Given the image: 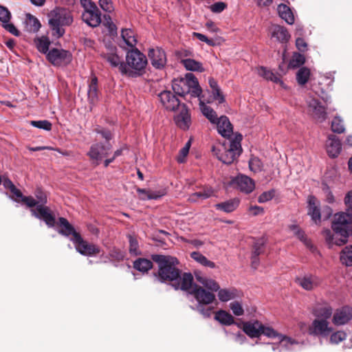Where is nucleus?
<instances>
[{
	"instance_id": "4d7b16f0",
	"label": "nucleus",
	"mask_w": 352,
	"mask_h": 352,
	"mask_svg": "<svg viewBox=\"0 0 352 352\" xmlns=\"http://www.w3.org/2000/svg\"><path fill=\"white\" fill-rule=\"evenodd\" d=\"M275 193L276 191L274 189H271L270 190L263 192L258 197V202L260 204H263L272 200L274 197Z\"/></svg>"
},
{
	"instance_id": "4468645a",
	"label": "nucleus",
	"mask_w": 352,
	"mask_h": 352,
	"mask_svg": "<svg viewBox=\"0 0 352 352\" xmlns=\"http://www.w3.org/2000/svg\"><path fill=\"white\" fill-rule=\"evenodd\" d=\"M82 19L88 25L97 27L101 23L100 12L94 3L89 2V7L85 8L82 14Z\"/></svg>"
},
{
	"instance_id": "c9c22d12",
	"label": "nucleus",
	"mask_w": 352,
	"mask_h": 352,
	"mask_svg": "<svg viewBox=\"0 0 352 352\" xmlns=\"http://www.w3.org/2000/svg\"><path fill=\"white\" fill-rule=\"evenodd\" d=\"M133 267L140 272L146 273L153 267V263L149 259L139 258L133 262Z\"/></svg>"
},
{
	"instance_id": "bf43d9fd",
	"label": "nucleus",
	"mask_w": 352,
	"mask_h": 352,
	"mask_svg": "<svg viewBox=\"0 0 352 352\" xmlns=\"http://www.w3.org/2000/svg\"><path fill=\"white\" fill-rule=\"evenodd\" d=\"M249 167L252 171L258 173L261 171L263 163L258 157H252L250 160Z\"/></svg>"
},
{
	"instance_id": "6ab92c4d",
	"label": "nucleus",
	"mask_w": 352,
	"mask_h": 352,
	"mask_svg": "<svg viewBox=\"0 0 352 352\" xmlns=\"http://www.w3.org/2000/svg\"><path fill=\"white\" fill-rule=\"evenodd\" d=\"M307 214L311 217V220L318 224L321 221L320 203L317 198L309 195L307 198Z\"/></svg>"
},
{
	"instance_id": "b1692460",
	"label": "nucleus",
	"mask_w": 352,
	"mask_h": 352,
	"mask_svg": "<svg viewBox=\"0 0 352 352\" xmlns=\"http://www.w3.org/2000/svg\"><path fill=\"white\" fill-rule=\"evenodd\" d=\"M218 133L224 138H230L233 132L232 125L228 118L226 116H221L216 120Z\"/></svg>"
},
{
	"instance_id": "0e129e2a",
	"label": "nucleus",
	"mask_w": 352,
	"mask_h": 352,
	"mask_svg": "<svg viewBox=\"0 0 352 352\" xmlns=\"http://www.w3.org/2000/svg\"><path fill=\"white\" fill-rule=\"evenodd\" d=\"M230 308L232 313L237 316H242L243 314V309L241 304L238 301H234L230 304Z\"/></svg>"
},
{
	"instance_id": "a18cd8bd",
	"label": "nucleus",
	"mask_w": 352,
	"mask_h": 352,
	"mask_svg": "<svg viewBox=\"0 0 352 352\" xmlns=\"http://www.w3.org/2000/svg\"><path fill=\"white\" fill-rule=\"evenodd\" d=\"M309 76L310 70L305 67H302L297 72L296 80L299 85H304L307 82Z\"/></svg>"
},
{
	"instance_id": "aec40b11",
	"label": "nucleus",
	"mask_w": 352,
	"mask_h": 352,
	"mask_svg": "<svg viewBox=\"0 0 352 352\" xmlns=\"http://www.w3.org/2000/svg\"><path fill=\"white\" fill-rule=\"evenodd\" d=\"M325 146L327 153L331 158L337 157L342 151L341 141L338 137L333 134L328 135Z\"/></svg>"
},
{
	"instance_id": "dca6fc26",
	"label": "nucleus",
	"mask_w": 352,
	"mask_h": 352,
	"mask_svg": "<svg viewBox=\"0 0 352 352\" xmlns=\"http://www.w3.org/2000/svg\"><path fill=\"white\" fill-rule=\"evenodd\" d=\"M101 56L107 60L112 67H118L120 72L124 75L126 73L125 63L122 61L120 57L117 54V49L111 47L106 53H102Z\"/></svg>"
},
{
	"instance_id": "c85d7f7f",
	"label": "nucleus",
	"mask_w": 352,
	"mask_h": 352,
	"mask_svg": "<svg viewBox=\"0 0 352 352\" xmlns=\"http://www.w3.org/2000/svg\"><path fill=\"white\" fill-rule=\"evenodd\" d=\"M195 276L196 280L208 290L217 292L219 289L220 287L214 280L202 275L200 272H195Z\"/></svg>"
},
{
	"instance_id": "393cba45",
	"label": "nucleus",
	"mask_w": 352,
	"mask_h": 352,
	"mask_svg": "<svg viewBox=\"0 0 352 352\" xmlns=\"http://www.w3.org/2000/svg\"><path fill=\"white\" fill-rule=\"evenodd\" d=\"M181 110L178 115L175 117V122L178 127L183 130H188L190 124V116L186 106L181 105Z\"/></svg>"
},
{
	"instance_id": "4be33fe9",
	"label": "nucleus",
	"mask_w": 352,
	"mask_h": 352,
	"mask_svg": "<svg viewBox=\"0 0 352 352\" xmlns=\"http://www.w3.org/2000/svg\"><path fill=\"white\" fill-rule=\"evenodd\" d=\"M57 225L60 227L58 230V232L66 237H68L69 240L74 242L76 236H80L74 228L69 223V222L64 217H60Z\"/></svg>"
},
{
	"instance_id": "c03bdc74",
	"label": "nucleus",
	"mask_w": 352,
	"mask_h": 352,
	"mask_svg": "<svg viewBox=\"0 0 352 352\" xmlns=\"http://www.w3.org/2000/svg\"><path fill=\"white\" fill-rule=\"evenodd\" d=\"M340 261L346 266H352V245L346 246L342 250Z\"/></svg>"
},
{
	"instance_id": "13d9d810",
	"label": "nucleus",
	"mask_w": 352,
	"mask_h": 352,
	"mask_svg": "<svg viewBox=\"0 0 352 352\" xmlns=\"http://www.w3.org/2000/svg\"><path fill=\"white\" fill-rule=\"evenodd\" d=\"M129 242V252L133 255H138L140 254V252L138 250V242L134 236L131 235L128 236Z\"/></svg>"
},
{
	"instance_id": "39448f33",
	"label": "nucleus",
	"mask_w": 352,
	"mask_h": 352,
	"mask_svg": "<svg viewBox=\"0 0 352 352\" xmlns=\"http://www.w3.org/2000/svg\"><path fill=\"white\" fill-rule=\"evenodd\" d=\"M172 88L175 94L180 96L190 94L192 97H199L201 94L199 82L192 73H187L184 78L175 79L172 83Z\"/></svg>"
},
{
	"instance_id": "423d86ee",
	"label": "nucleus",
	"mask_w": 352,
	"mask_h": 352,
	"mask_svg": "<svg viewBox=\"0 0 352 352\" xmlns=\"http://www.w3.org/2000/svg\"><path fill=\"white\" fill-rule=\"evenodd\" d=\"M148 60L146 56L138 49L129 50L126 54V73L129 77H137L143 74Z\"/></svg>"
},
{
	"instance_id": "f3484780",
	"label": "nucleus",
	"mask_w": 352,
	"mask_h": 352,
	"mask_svg": "<svg viewBox=\"0 0 352 352\" xmlns=\"http://www.w3.org/2000/svg\"><path fill=\"white\" fill-rule=\"evenodd\" d=\"M352 320V308L349 306H343L337 309L332 318V322L336 326L347 324Z\"/></svg>"
},
{
	"instance_id": "6e6552de",
	"label": "nucleus",
	"mask_w": 352,
	"mask_h": 352,
	"mask_svg": "<svg viewBox=\"0 0 352 352\" xmlns=\"http://www.w3.org/2000/svg\"><path fill=\"white\" fill-rule=\"evenodd\" d=\"M307 112L313 119L318 122H323L327 118L326 107L312 96H309L306 100Z\"/></svg>"
},
{
	"instance_id": "09e8293b",
	"label": "nucleus",
	"mask_w": 352,
	"mask_h": 352,
	"mask_svg": "<svg viewBox=\"0 0 352 352\" xmlns=\"http://www.w3.org/2000/svg\"><path fill=\"white\" fill-rule=\"evenodd\" d=\"M330 334L329 343L332 344H338L347 337V334L344 331H337Z\"/></svg>"
},
{
	"instance_id": "3c124183",
	"label": "nucleus",
	"mask_w": 352,
	"mask_h": 352,
	"mask_svg": "<svg viewBox=\"0 0 352 352\" xmlns=\"http://www.w3.org/2000/svg\"><path fill=\"white\" fill-rule=\"evenodd\" d=\"M262 330L261 336L263 335L269 338H279L281 333H278L275 329L271 327L265 326L262 324Z\"/></svg>"
},
{
	"instance_id": "f257e3e1",
	"label": "nucleus",
	"mask_w": 352,
	"mask_h": 352,
	"mask_svg": "<svg viewBox=\"0 0 352 352\" xmlns=\"http://www.w3.org/2000/svg\"><path fill=\"white\" fill-rule=\"evenodd\" d=\"M152 259L158 265L157 278L160 282H170L175 290H188L192 286V275L186 272L182 274V272L177 267L179 262L175 257L153 254Z\"/></svg>"
},
{
	"instance_id": "a19ab883",
	"label": "nucleus",
	"mask_w": 352,
	"mask_h": 352,
	"mask_svg": "<svg viewBox=\"0 0 352 352\" xmlns=\"http://www.w3.org/2000/svg\"><path fill=\"white\" fill-rule=\"evenodd\" d=\"M333 314V309L331 306L325 305L318 307L314 311V314L317 319L327 320L331 318Z\"/></svg>"
},
{
	"instance_id": "f03ea898",
	"label": "nucleus",
	"mask_w": 352,
	"mask_h": 352,
	"mask_svg": "<svg viewBox=\"0 0 352 352\" xmlns=\"http://www.w3.org/2000/svg\"><path fill=\"white\" fill-rule=\"evenodd\" d=\"M6 187L11 189L12 195L6 196L16 203H23L30 208L31 214L35 218L43 221L48 228H54L56 225V215L53 211L46 206L37 205L36 199L31 196H24L13 182H7Z\"/></svg>"
},
{
	"instance_id": "bb28decb",
	"label": "nucleus",
	"mask_w": 352,
	"mask_h": 352,
	"mask_svg": "<svg viewBox=\"0 0 352 352\" xmlns=\"http://www.w3.org/2000/svg\"><path fill=\"white\" fill-rule=\"evenodd\" d=\"M296 281L297 284L306 290L314 289L320 283L319 278L313 275H305L302 277H298Z\"/></svg>"
},
{
	"instance_id": "9d476101",
	"label": "nucleus",
	"mask_w": 352,
	"mask_h": 352,
	"mask_svg": "<svg viewBox=\"0 0 352 352\" xmlns=\"http://www.w3.org/2000/svg\"><path fill=\"white\" fill-rule=\"evenodd\" d=\"M212 151L217 158L223 164H232L241 154V151H236L232 148V146L224 143L219 146H214Z\"/></svg>"
},
{
	"instance_id": "f8f14e48",
	"label": "nucleus",
	"mask_w": 352,
	"mask_h": 352,
	"mask_svg": "<svg viewBox=\"0 0 352 352\" xmlns=\"http://www.w3.org/2000/svg\"><path fill=\"white\" fill-rule=\"evenodd\" d=\"M74 240L73 243L76 251L83 256H94L101 252L98 245L85 241L80 235L76 236Z\"/></svg>"
},
{
	"instance_id": "603ef678",
	"label": "nucleus",
	"mask_w": 352,
	"mask_h": 352,
	"mask_svg": "<svg viewBox=\"0 0 352 352\" xmlns=\"http://www.w3.org/2000/svg\"><path fill=\"white\" fill-rule=\"evenodd\" d=\"M291 229L295 232V234H296V236H298V238L305 242V243L306 244V245L312 251H314V250L315 249L314 248V246L310 243L309 241H308L307 240V238L305 237V233L303 231L300 230V229H298V226H296V225H292L291 226Z\"/></svg>"
},
{
	"instance_id": "338daca9",
	"label": "nucleus",
	"mask_w": 352,
	"mask_h": 352,
	"mask_svg": "<svg viewBox=\"0 0 352 352\" xmlns=\"http://www.w3.org/2000/svg\"><path fill=\"white\" fill-rule=\"evenodd\" d=\"M109 256L111 258L118 261H122L124 258V252L115 248L110 250Z\"/></svg>"
},
{
	"instance_id": "8fccbe9b",
	"label": "nucleus",
	"mask_w": 352,
	"mask_h": 352,
	"mask_svg": "<svg viewBox=\"0 0 352 352\" xmlns=\"http://www.w3.org/2000/svg\"><path fill=\"white\" fill-rule=\"evenodd\" d=\"M201 112L204 116H206L211 123H216V120L218 117L217 113L209 106L203 104L201 107Z\"/></svg>"
},
{
	"instance_id": "58836bf2",
	"label": "nucleus",
	"mask_w": 352,
	"mask_h": 352,
	"mask_svg": "<svg viewBox=\"0 0 352 352\" xmlns=\"http://www.w3.org/2000/svg\"><path fill=\"white\" fill-rule=\"evenodd\" d=\"M182 63L184 66V67L188 70L192 72H202L204 71V69L202 66V64L192 58H186L182 60Z\"/></svg>"
},
{
	"instance_id": "4c0bfd02",
	"label": "nucleus",
	"mask_w": 352,
	"mask_h": 352,
	"mask_svg": "<svg viewBox=\"0 0 352 352\" xmlns=\"http://www.w3.org/2000/svg\"><path fill=\"white\" fill-rule=\"evenodd\" d=\"M51 42L47 36H42L41 37H37L34 39V44L37 48V50L45 54L47 56V52H49V47Z\"/></svg>"
},
{
	"instance_id": "e433bc0d",
	"label": "nucleus",
	"mask_w": 352,
	"mask_h": 352,
	"mask_svg": "<svg viewBox=\"0 0 352 352\" xmlns=\"http://www.w3.org/2000/svg\"><path fill=\"white\" fill-rule=\"evenodd\" d=\"M214 192L211 188H204L203 191L196 192L189 195L188 200L190 202H197L199 200H204L212 197Z\"/></svg>"
},
{
	"instance_id": "37998d69",
	"label": "nucleus",
	"mask_w": 352,
	"mask_h": 352,
	"mask_svg": "<svg viewBox=\"0 0 352 352\" xmlns=\"http://www.w3.org/2000/svg\"><path fill=\"white\" fill-rule=\"evenodd\" d=\"M138 192L140 195H144L145 196L142 197L143 199H157L165 195V192L162 190L158 191H153V190H146L143 188H138L137 190Z\"/></svg>"
},
{
	"instance_id": "2f4dec72",
	"label": "nucleus",
	"mask_w": 352,
	"mask_h": 352,
	"mask_svg": "<svg viewBox=\"0 0 352 352\" xmlns=\"http://www.w3.org/2000/svg\"><path fill=\"white\" fill-rule=\"evenodd\" d=\"M258 74L265 79L271 80L276 83H278L283 88L287 89V87L285 86L283 81L276 75H275L272 72L267 69L265 67H261L258 68Z\"/></svg>"
},
{
	"instance_id": "a211bd4d",
	"label": "nucleus",
	"mask_w": 352,
	"mask_h": 352,
	"mask_svg": "<svg viewBox=\"0 0 352 352\" xmlns=\"http://www.w3.org/2000/svg\"><path fill=\"white\" fill-rule=\"evenodd\" d=\"M148 57L151 65L157 69H162L166 64V56L163 49L160 47L152 48L148 51Z\"/></svg>"
},
{
	"instance_id": "9b49d317",
	"label": "nucleus",
	"mask_w": 352,
	"mask_h": 352,
	"mask_svg": "<svg viewBox=\"0 0 352 352\" xmlns=\"http://www.w3.org/2000/svg\"><path fill=\"white\" fill-rule=\"evenodd\" d=\"M111 148L112 145L110 142H97L91 146L87 155L94 164L98 165L101 160L109 155Z\"/></svg>"
},
{
	"instance_id": "5fc2aeb1",
	"label": "nucleus",
	"mask_w": 352,
	"mask_h": 352,
	"mask_svg": "<svg viewBox=\"0 0 352 352\" xmlns=\"http://www.w3.org/2000/svg\"><path fill=\"white\" fill-rule=\"evenodd\" d=\"M30 125L34 127L43 129L45 131H50L52 129V123L46 120H32L30 122Z\"/></svg>"
},
{
	"instance_id": "473e14b6",
	"label": "nucleus",
	"mask_w": 352,
	"mask_h": 352,
	"mask_svg": "<svg viewBox=\"0 0 352 352\" xmlns=\"http://www.w3.org/2000/svg\"><path fill=\"white\" fill-rule=\"evenodd\" d=\"M121 37L123 42L129 47L132 49L136 48L137 39L135 36L134 32L129 28L122 29L121 32Z\"/></svg>"
},
{
	"instance_id": "de8ad7c7",
	"label": "nucleus",
	"mask_w": 352,
	"mask_h": 352,
	"mask_svg": "<svg viewBox=\"0 0 352 352\" xmlns=\"http://www.w3.org/2000/svg\"><path fill=\"white\" fill-rule=\"evenodd\" d=\"M305 56L295 52L292 55V57L289 63V68H297L300 67L302 65L305 63Z\"/></svg>"
},
{
	"instance_id": "ea45409f",
	"label": "nucleus",
	"mask_w": 352,
	"mask_h": 352,
	"mask_svg": "<svg viewBox=\"0 0 352 352\" xmlns=\"http://www.w3.org/2000/svg\"><path fill=\"white\" fill-rule=\"evenodd\" d=\"M190 257L203 266L208 267L210 268H214L216 267V265L214 262L209 261L199 252H192L190 254Z\"/></svg>"
},
{
	"instance_id": "7ed1b4c3",
	"label": "nucleus",
	"mask_w": 352,
	"mask_h": 352,
	"mask_svg": "<svg viewBox=\"0 0 352 352\" xmlns=\"http://www.w3.org/2000/svg\"><path fill=\"white\" fill-rule=\"evenodd\" d=\"M352 224V212H340L334 216L331 228L334 232L326 231V239L329 244L342 245L348 241L350 226Z\"/></svg>"
},
{
	"instance_id": "49530a36",
	"label": "nucleus",
	"mask_w": 352,
	"mask_h": 352,
	"mask_svg": "<svg viewBox=\"0 0 352 352\" xmlns=\"http://www.w3.org/2000/svg\"><path fill=\"white\" fill-rule=\"evenodd\" d=\"M218 291V297L221 302H228L236 296L235 289H219Z\"/></svg>"
},
{
	"instance_id": "0eeeda50",
	"label": "nucleus",
	"mask_w": 352,
	"mask_h": 352,
	"mask_svg": "<svg viewBox=\"0 0 352 352\" xmlns=\"http://www.w3.org/2000/svg\"><path fill=\"white\" fill-rule=\"evenodd\" d=\"M73 22L70 11L62 8H56L49 14V24L53 31V35L60 38L65 34L63 26L69 25Z\"/></svg>"
},
{
	"instance_id": "cd10ccee",
	"label": "nucleus",
	"mask_w": 352,
	"mask_h": 352,
	"mask_svg": "<svg viewBox=\"0 0 352 352\" xmlns=\"http://www.w3.org/2000/svg\"><path fill=\"white\" fill-rule=\"evenodd\" d=\"M277 12L279 16L287 23L292 25L294 23L295 19L290 7L285 3H279L277 6Z\"/></svg>"
},
{
	"instance_id": "5701e85b",
	"label": "nucleus",
	"mask_w": 352,
	"mask_h": 352,
	"mask_svg": "<svg viewBox=\"0 0 352 352\" xmlns=\"http://www.w3.org/2000/svg\"><path fill=\"white\" fill-rule=\"evenodd\" d=\"M278 340H280V344L283 349V351H294L300 349L305 344L304 341H298L283 334L280 336Z\"/></svg>"
},
{
	"instance_id": "69168bd1",
	"label": "nucleus",
	"mask_w": 352,
	"mask_h": 352,
	"mask_svg": "<svg viewBox=\"0 0 352 352\" xmlns=\"http://www.w3.org/2000/svg\"><path fill=\"white\" fill-rule=\"evenodd\" d=\"M264 245L265 240L263 239L256 241L254 243L252 254L259 256L262 253Z\"/></svg>"
},
{
	"instance_id": "774afa93",
	"label": "nucleus",
	"mask_w": 352,
	"mask_h": 352,
	"mask_svg": "<svg viewBox=\"0 0 352 352\" xmlns=\"http://www.w3.org/2000/svg\"><path fill=\"white\" fill-rule=\"evenodd\" d=\"M104 25L108 28L109 31L111 33H113L114 32H116L117 28L116 25L113 23V22L111 20V18L109 15H104Z\"/></svg>"
},
{
	"instance_id": "1a4fd4ad",
	"label": "nucleus",
	"mask_w": 352,
	"mask_h": 352,
	"mask_svg": "<svg viewBox=\"0 0 352 352\" xmlns=\"http://www.w3.org/2000/svg\"><path fill=\"white\" fill-rule=\"evenodd\" d=\"M46 58L54 66L60 67L69 65L72 61V56L67 50L52 48L47 52Z\"/></svg>"
},
{
	"instance_id": "412c9836",
	"label": "nucleus",
	"mask_w": 352,
	"mask_h": 352,
	"mask_svg": "<svg viewBox=\"0 0 352 352\" xmlns=\"http://www.w3.org/2000/svg\"><path fill=\"white\" fill-rule=\"evenodd\" d=\"M233 183L235 184L236 188L241 192L249 194L252 192L254 188L255 184L253 179L245 175H239L234 180Z\"/></svg>"
},
{
	"instance_id": "20e7f679",
	"label": "nucleus",
	"mask_w": 352,
	"mask_h": 352,
	"mask_svg": "<svg viewBox=\"0 0 352 352\" xmlns=\"http://www.w3.org/2000/svg\"><path fill=\"white\" fill-rule=\"evenodd\" d=\"M184 291L186 292L188 295H192L197 301V304L195 306H190V308L198 311L204 318H210L212 313V308L209 307H206V306L214 302L215 300L214 294L206 291L196 284H193V282L189 289Z\"/></svg>"
},
{
	"instance_id": "052dcab7",
	"label": "nucleus",
	"mask_w": 352,
	"mask_h": 352,
	"mask_svg": "<svg viewBox=\"0 0 352 352\" xmlns=\"http://www.w3.org/2000/svg\"><path fill=\"white\" fill-rule=\"evenodd\" d=\"M28 21L27 23L30 26V31L31 32H37L41 28V23L34 16L31 14H28Z\"/></svg>"
},
{
	"instance_id": "c756f323",
	"label": "nucleus",
	"mask_w": 352,
	"mask_h": 352,
	"mask_svg": "<svg viewBox=\"0 0 352 352\" xmlns=\"http://www.w3.org/2000/svg\"><path fill=\"white\" fill-rule=\"evenodd\" d=\"M272 36L275 38L278 42L286 43L289 41L290 34L283 26L274 25L272 28Z\"/></svg>"
},
{
	"instance_id": "7c9ffc66",
	"label": "nucleus",
	"mask_w": 352,
	"mask_h": 352,
	"mask_svg": "<svg viewBox=\"0 0 352 352\" xmlns=\"http://www.w3.org/2000/svg\"><path fill=\"white\" fill-rule=\"evenodd\" d=\"M239 199L237 198L231 199L226 201L218 203L214 205L217 210L230 213L235 210L239 205Z\"/></svg>"
},
{
	"instance_id": "e2e57ef3",
	"label": "nucleus",
	"mask_w": 352,
	"mask_h": 352,
	"mask_svg": "<svg viewBox=\"0 0 352 352\" xmlns=\"http://www.w3.org/2000/svg\"><path fill=\"white\" fill-rule=\"evenodd\" d=\"M12 17L10 12L8 9L0 5V21L3 23L10 22Z\"/></svg>"
},
{
	"instance_id": "2eb2a0df",
	"label": "nucleus",
	"mask_w": 352,
	"mask_h": 352,
	"mask_svg": "<svg viewBox=\"0 0 352 352\" xmlns=\"http://www.w3.org/2000/svg\"><path fill=\"white\" fill-rule=\"evenodd\" d=\"M158 97L162 106L168 111H174L181 107L180 101L170 91L164 90L158 94Z\"/></svg>"
},
{
	"instance_id": "864d4df0",
	"label": "nucleus",
	"mask_w": 352,
	"mask_h": 352,
	"mask_svg": "<svg viewBox=\"0 0 352 352\" xmlns=\"http://www.w3.org/2000/svg\"><path fill=\"white\" fill-rule=\"evenodd\" d=\"M311 89L325 103L328 104L331 102V96L328 95L322 88H320V85H312Z\"/></svg>"
},
{
	"instance_id": "ddd939ff",
	"label": "nucleus",
	"mask_w": 352,
	"mask_h": 352,
	"mask_svg": "<svg viewBox=\"0 0 352 352\" xmlns=\"http://www.w3.org/2000/svg\"><path fill=\"white\" fill-rule=\"evenodd\" d=\"M308 331L311 336L327 338L333 331V328L329 326V322L327 320L316 318L313 320Z\"/></svg>"
},
{
	"instance_id": "f704fd0d",
	"label": "nucleus",
	"mask_w": 352,
	"mask_h": 352,
	"mask_svg": "<svg viewBox=\"0 0 352 352\" xmlns=\"http://www.w3.org/2000/svg\"><path fill=\"white\" fill-rule=\"evenodd\" d=\"M214 319L223 325L229 326L234 323L232 316L224 310H219L216 312Z\"/></svg>"
},
{
	"instance_id": "6e6d98bb",
	"label": "nucleus",
	"mask_w": 352,
	"mask_h": 352,
	"mask_svg": "<svg viewBox=\"0 0 352 352\" xmlns=\"http://www.w3.org/2000/svg\"><path fill=\"white\" fill-rule=\"evenodd\" d=\"M94 131L97 134L100 135L101 136V138L105 140L104 142H109V141L113 138L112 133L109 129H104L100 126H97L94 129Z\"/></svg>"
},
{
	"instance_id": "a878e982",
	"label": "nucleus",
	"mask_w": 352,
	"mask_h": 352,
	"mask_svg": "<svg viewBox=\"0 0 352 352\" xmlns=\"http://www.w3.org/2000/svg\"><path fill=\"white\" fill-rule=\"evenodd\" d=\"M262 323L258 320H253L244 322L243 324V331L250 338H259L262 330Z\"/></svg>"
},
{
	"instance_id": "72a5a7b5",
	"label": "nucleus",
	"mask_w": 352,
	"mask_h": 352,
	"mask_svg": "<svg viewBox=\"0 0 352 352\" xmlns=\"http://www.w3.org/2000/svg\"><path fill=\"white\" fill-rule=\"evenodd\" d=\"M88 100L90 103L94 104L98 100V78L93 76L89 84L87 90Z\"/></svg>"
},
{
	"instance_id": "680f3d73",
	"label": "nucleus",
	"mask_w": 352,
	"mask_h": 352,
	"mask_svg": "<svg viewBox=\"0 0 352 352\" xmlns=\"http://www.w3.org/2000/svg\"><path fill=\"white\" fill-rule=\"evenodd\" d=\"M322 190L324 195L325 200L329 204H333L335 201L334 196L332 194L329 186L326 184H322Z\"/></svg>"
},
{
	"instance_id": "79ce46f5",
	"label": "nucleus",
	"mask_w": 352,
	"mask_h": 352,
	"mask_svg": "<svg viewBox=\"0 0 352 352\" xmlns=\"http://www.w3.org/2000/svg\"><path fill=\"white\" fill-rule=\"evenodd\" d=\"M331 129L335 133H343L345 131L343 119L339 116H335L331 121Z\"/></svg>"
}]
</instances>
